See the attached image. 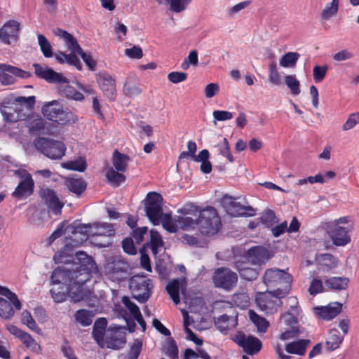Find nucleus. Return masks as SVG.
<instances>
[{"label":"nucleus","instance_id":"obj_23","mask_svg":"<svg viewBox=\"0 0 359 359\" xmlns=\"http://www.w3.org/2000/svg\"><path fill=\"white\" fill-rule=\"evenodd\" d=\"M311 344L310 339H302L287 343L285 345V351L289 354L297 355L300 357L306 354L307 348Z\"/></svg>","mask_w":359,"mask_h":359},{"label":"nucleus","instance_id":"obj_63","mask_svg":"<svg viewBox=\"0 0 359 359\" xmlns=\"http://www.w3.org/2000/svg\"><path fill=\"white\" fill-rule=\"evenodd\" d=\"M105 331L106 330H101V329L97 328L95 327H93V332H92L93 337L97 341L98 345L102 348L105 347V337H104Z\"/></svg>","mask_w":359,"mask_h":359},{"label":"nucleus","instance_id":"obj_5","mask_svg":"<svg viewBox=\"0 0 359 359\" xmlns=\"http://www.w3.org/2000/svg\"><path fill=\"white\" fill-rule=\"evenodd\" d=\"M36 149L53 160L61 159L65 154V144L58 140L48 137H39L35 140Z\"/></svg>","mask_w":359,"mask_h":359},{"label":"nucleus","instance_id":"obj_20","mask_svg":"<svg viewBox=\"0 0 359 359\" xmlns=\"http://www.w3.org/2000/svg\"><path fill=\"white\" fill-rule=\"evenodd\" d=\"M108 278L112 281L120 282L128 278V265L126 263L118 261L114 262L109 267Z\"/></svg>","mask_w":359,"mask_h":359},{"label":"nucleus","instance_id":"obj_60","mask_svg":"<svg viewBox=\"0 0 359 359\" xmlns=\"http://www.w3.org/2000/svg\"><path fill=\"white\" fill-rule=\"evenodd\" d=\"M299 333V327H288L280 334L279 339L283 341L289 340L297 337Z\"/></svg>","mask_w":359,"mask_h":359},{"label":"nucleus","instance_id":"obj_64","mask_svg":"<svg viewBox=\"0 0 359 359\" xmlns=\"http://www.w3.org/2000/svg\"><path fill=\"white\" fill-rule=\"evenodd\" d=\"M281 323L288 327H299L297 318L290 312L285 313L280 316Z\"/></svg>","mask_w":359,"mask_h":359},{"label":"nucleus","instance_id":"obj_43","mask_svg":"<svg viewBox=\"0 0 359 359\" xmlns=\"http://www.w3.org/2000/svg\"><path fill=\"white\" fill-rule=\"evenodd\" d=\"M163 351L170 359H178V348L172 338H170L163 344Z\"/></svg>","mask_w":359,"mask_h":359},{"label":"nucleus","instance_id":"obj_3","mask_svg":"<svg viewBox=\"0 0 359 359\" xmlns=\"http://www.w3.org/2000/svg\"><path fill=\"white\" fill-rule=\"evenodd\" d=\"M41 112L45 118L59 125H71L78 120L76 114L67 109H64L56 100L44 104Z\"/></svg>","mask_w":359,"mask_h":359},{"label":"nucleus","instance_id":"obj_40","mask_svg":"<svg viewBox=\"0 0 359 359\" xmlns=\"http://www.w3.org/2000/svg\"><path fill=\"white\" fill-rule=\"evenodd\" d=\"M94 313L86 309H79L74 315L76 320L83 326H88L93 322Z\"/></svg>","mask_w":359,"mask_h":359},{"label":"nucleus","instance_id":"obj_37","mask_svg":"<svg viewBox=\"0 0 359 359\" xmlns=\"http://www.w3.org/2000/svg\"><path fill=\"white\" fill-rule=\"evenodd\" d=\"M67 189L72 193L80 196L86 189V183L82 179L70 178L66 182Z\"/></svg>","mask_w":359,"mask_h":359},{"label":"nucleus","instance_id":"obj_30","mask_svg":"<svg viewBox=\"0 0 359 359\" xmlns=\"http://www.w3.org/2000/svg\"><path fill=\"white\" fill-rule=\"evenodd\" d=\"M90 233L92 236H112L115 234V229L114 225L111 224L97 222L92 224V229L90 230Z\"/></svg>","mask_w":359,"mask_h":359},{"label":"nucleus","instance_id":"obj_9","mask_svg":"<svg viewBox=\"0 0 359 359\" xmlns=\"http://www.w3.org/2000/svg\"><path fill=\"white\" fill-rule=\"evenodd\" d=\"M163 198L156 192H149L145 198L144 210L146 216L154 225L160 223L163 212Z\"/></svg>","mask_w":359,"mask_h":359},{"label":"nucleus","instance_id":"obj_39","mask_svg":"<svg viewBox=\"0 0 359 359\" xmlns=\"http://www.w3.org/2000/svg\"><path fill=\"white\" fill-rule=\"evenodd\" d=\"M165 289L175 304L177 305L180 302L179 280H172L167 284Z\"/></svg>","mask_w":359,"mask_h":359},{"label":"nucleus","instance_id":"obj_12","mask_svg":"<svg viewBox=\"0 0 359 359\" xmlns=\"http://www.w3.org/2000/svg\"><path fill=\"white\" fill-rule=\"evenodd\" d=\"M213 280L217 287L229 291L236 287L238 276L228 268H219L215 272Z\"/></svg>","mask_w":359,"mask_h":359},{"label":"nucleus","instance_id":"obj_13","mask_svg":"<svg viewBox=\"0 0 359 359\" xmlns=\"http://www.w3.org/2000/svg\"><path fill=\"white\" fill-rule=\"evenodd\" d=\"M21 180L12 193V196L18 200L27 198L34 193V182L30 173L26 170L20 175Z\"/></svg>","mask_w":359,"mask_h":359},{"label":"nucleus","instance_id":"obj_8","mask_svg":"<svg viewBox=\"0 0 359 359\" xmlns=\"http://www.w3.org/2000/svg\"><path fill=\"white\" fill-rule=\"evenodd\" d=\"M278 294L273 290L259 292L256 295L255 302L258 307L266 314H273L281 307V299L285 297Z\"/></svg>","mask_w":359,"mask_h":359},{"label":"nucleus","instance_id":"obj_1","mask_svg":"<svg viewBox=\"0 0 359 359\" xmlns=\"http://www.w3.org/2000/svg\"><path fill=\"white\" fill-rule=\"evenodd\" d=\"M292 280L290 273L277 268L266 269L262 276L263 283L282 297H286L290 293Z\"/></svg>","mask_w":359,"mask_h":359},{"label":"nucleus","instance_id":"obj_34","mask_svg":"<svg viewBox=\"0 0 359 359\" xmlns=\"http://www.w3.org/2000/svg\"><path fill=\"white\" fill-rule=\"evenodd\" d=\"M46 121L39 115L28 116L27 127L30 133H38L45 128Z\"/></svg>","mask_w":359,"mask_h":359},{"label":"nucleus","instance_id":"obj_7","mask_svg":"<svg viewBox=\"0 0 359 359\" xmlns=\"http://www.w3.org/2000/svg\"><path fill=\"white\" fill-rule=\"evenodd\" d=\"M0 294L4 296L8 300L0 297V317L5 320L11 319L15 310H20L22 304L17 294L8 287L0 285Z\"/></svg>","mask_w":359,"mask_h":359},{"label":"nucleus","instance_id":"obj_2","mask_svg":"<svg viewBox=\"0 0 359 359\" xmlns=\"http://www.w3.org/2000/svg\"><path fill=\"white\" fill-rule=\"evenodd\" d=\"M197 222L199 232L205 236L215 235L222 228L220 217L217 210L212 206L200 210Z\"/></svg>","mask_w":359,"mask_h":359},{"label":"nucleus","instance_id":"obj_29","mask_svg":"<svg viewBox=\"0 0 359 359\" xmlns=\"http://www.w3.org/2000/svg\"><path fill=\"white\" fill-rule=\"evenodd\" d=\"M343 339L344 336L341 335L338 330H330L326 339V343L324 348L325 351L330 352L337 349L342 343Z\"/></svg>","mask_w":359,"mask_h":359},{"label":"nucleus","instance_id":"obj_56","mask_svg":"<svg viewBox=\"0 0 359 359\" xmlns=\"http://www.w3.org/2000/svg\"><path fill=\"white\" fill-rule=\"evenodd\" d=\"M262 221L267 226H271L278 223V220L274 211L267 210L262 216Z\"/></svg>","mask_w":359,"mask_h":359},{"label":"nucleus","instance_id":"obj_59","mask_svg":"<svg viewBox=\"0 0 359 359\" xmlns=\"http://www.w3.org/2000/svg\"><path fill=\"white\" fill-rule=\"evenodd\" d=\"M7 330L16 338L20 339L23 342L26 338L29 336V333L22 330L14 325L9 324L6 326Z\"/></svg>","mask_w":359,"mask_h":359},{"label":"nucleus","instance_id":"obj_21","mask_svg":"<svg viewBox=\"0 0 359 359\" xmlns=\"http://www.w3.org/2000/svg\"><path fill=\"white\" fill-rule=\"evenodd\" d=\"M69 285V297L72 302H79L90 297V291L86 285L74 282H72Z\"/></svg>","mask_w":359,"mask_h":359},{"label":"nucleus","instance_id":"obj_57","mask_svg":"<svg viewBox=\"0 0 359 359\" xmlns=\"http://www.w3.org/2000/svg\"><path fill=\"white\" fill-rule=\"evenodd\" d=\"M148 228L147 226L136 227L133 229L131 236L133 240H135L137 245H140L144 239V236L147 233Z\"/></svg>","mask_w":359,"mask_h":359},{"label":"nucleus","instance_id":"obj_51","mask_svg":"<svg viewBox=\"0 0 359 359\" xmlns=\"http://www.w3.org/2000/svg\"><path fill=\"white\" fill-rule=\"evenodd\" d=\"M192 0H170L169 10L174 13H181L185 11Z\"/></svg>","mask_w":359,"mask_h":359},{"label":"nucleus","instance_id":"obj_45","mask_svg":"<svg viewBox=\"0 0 359 359\" xmlns=\"http://www.w3.org/2000/svg\"><path fill=\"white\" fill-rule=\"evenodd\" d=\"M37 38L41 51L43 56L47 58L52 57L53 53L50 43L43 34H38Z\"/></svg>","mask_w":359,"mask_h":359},{"label":"nucleus","instance_id":"obj_14","mask_svg":"<svg viewBox=\"0 0 359 359\" xmlns=\"http://www.w3.org/2000/svg\"><path fill=\"white\" fill-rule=\"evenodd\" d=\"M97 83L104 95L109 102L116 98V79L107 72L100 74L97 79Z\"/></svg>","mask_w":359,"mask_h":359},{"label":"nucleus","instance_id":"obj_22","mask_svg":"<svg viewBox=\"0 0 359 359\" xmlns=\"http://www.w3.org/2000/svg\"><path fill=\"white\" fill-rule=\"evenodd\" d=\"M51 280L54 285H69L72 282V270L58 266L52 273Z\"/></svg>","mask_w":359,"mask_h":359},{"label":"nucleus","instance_id":"obj_33","mask_svg":"<svg viewBox=\"0 0 359 359\" xmlns=\"http://www.w3.org/2000/svg\"><path fill=\"white\" fill-rule=\"evenodd\" d=\"M107 182L113 187H118L126 181V176L113 167L109 168L105 173Z\"/></svg>","mask_w":359,"mask_h":359},{"label":"nucleus","instance_id":"obj_18","mask_svg":"<svg viewBox=\"0 0 359 359\" xmlns=\"http://www.w3.org/2000/svg\"><path fill=\"white\" fill-rule=\"evenodd\" d=\"M350 228L335 225L330 231V237L336 246H344L351 242Z\"/></svg>","mask_w":359,"mask_h":359},{"label":"nucleus","instance_id":"obj_32","mask_svg":"<svg viewBox=\"0 0 359 359\" xmlns=\"http://www.w3.org/2000/svg\"><path fill=\"white\" fill-rule=\"evenodd\" d=\"M54 34L62 39L65 42L66 46L69 50L73 52L74 50H81V46L78 43L77 40L71 34L60 28H57L54 30Z\"/></svg>","mask_w":359,"mask_h":359},{"label":"nucleus","instance_id":"obj_24","mask_svg":"<svg viewBox=\"0 0 359 359\" xmlns=\"http://www.w3.org/2000/svg\"><path fill=\"white\" fill-rule=\"evenodd\" d=\"M238 344L243 348L244 351L250 355L257 353L262 348L261 341L258 338L252 336H248L247 337L243 336Z\"/></svg>","mask_w":359,"mask_h":359},{"label":"nucleus","instance_id":"obj_28","mask_svg":"<svg viewBox=\"0 0 359 359\" xmlns=\"http://www.w3.org/2000/svg\"><path fill=\"white\" fill-rule=\"evenodd\" d=\"M76 53L72 52V53L65 54L62 51H59L55 53V57L59 64H67L74 66L76 69L80 71L82 69V64L79 57L76 55Z\"/></svg>","mask_w":359,"mask_h":359},{"label":"nucleus","instance_id":"obj_49","mask_svg":"<svg viewBox=\"0 0 359 359\" xmlns=\"http://www.w3.org/2000/svg\"><path fill=\"white\" fill-rule=\"evenodd\" d=\"M63 167L71 170L83 172L86 168V163L85 160L79 158L65 163Z\"/></svg>","mask_w":359,"mask_h":359},{"label":"nucleus","instance_id":"obj_36","mask_svg":"<svg viewBox=\"0 0 359 359\" xmlns=\"http://www.w3.org/2000/svg\"><path fill=\"white\" fill-rule=\"evenodd\" d=\"M50 293L54 302L61 303L66 299L67 294L69 295V286L65 285H55V286L50 289Z\"/></svg>","mask_w":359,"mask_h":359},{"label":"nucleus","instance_id":"obj_50","mask_svg":"<svg viewBox=\"0 0 359 359\" xmlns=\"http://www.w3.org/2000/svg\"><path fill=\"white\" fill-rule=\"evenodd\" d=\"M2 66H4V68L2 69L3 71L9 72L13 74L14 77L16 76L22 79H27L31 76V74L29 72L24 71L20 68L8 65H2Z\"/></svg>","mask_w":359,"mask_h":359},{"label":"nucleus","instance_id":"obj_10","mask_svg":"<svg viewBox=\"0 0 359 359\" xmlns=\"http://www.w3.org/2000/svg\"><path fill=\"white\" fill-rule=\"evenodd\" d=\"M39 196L49 212L55 215H61L65 204L59 198L55 190L48 187L41 188L39 191Z\"/></svg>","mask_w":359,"mask_h":359},{"label":"nucleus","instance_id":"obj_53","mask_svg":"<svg viewBox=\"0 0 359 359\" xmlns=\"http://www.w3.org/2000/svg\"><path fill=\"white\" fill-rule=\"evenodd\" d=\"M276 62L273 61L269 65V79L274 85L280 84V77L276 68Z\"/></svg>","mask_w":359,"mask_h":359},{"label":"nucleus","instance_id":"obj_15","mask_svg":"<svg viewBox=\"0 0 359 359\" xmlns=\"http://www.w3.org/2000/svg\"><path fill=\"white\" fill-rule=\"evenodd\" d=\"M35 74L40 79H44L50 83H67L68 79L62 74L56 72L51 68L43 67L38 63H34Z\"/></svg>","mask_w":359,"mask_h":359},{"label":"nucleus","instance_id":"obj_44","mask_svg":"<svg viewBox=\"0 0 359 359\" xmlns=\"http://www.w3.org/2000/svg\"><path fill=\"white\" fill-rule=\"evenodd\" d=\"M177 226L183 230L189 231L198 227L197 218L196 219L189 217H178L176 220Z\"/></svg>","mask_w":359,"mask_h":359},{"label":"nucleus","instance_id":"obj_41","mask_svg":"<svg viewBox=\"0 0 359 359\" xmlns=\"http://www.w3.org/2000/svg\"><path fill=\"white\" fill-rule=\"evenodd\" d=\"M163 242L161 236L158 231L154 230L150 231V241L147 243V245L150 248L152 253L156 255L158 252V248L162 247Z\"/></svg>","mask_w":359,"mask_h":359},{"label":"nucleus","instance_id":"obj_6","mask_svg":"<svg viewBox=\"0 0 359 359\" xmlns=\"http://www.w3.org/2000/svg\"><path fill=\"white\" fill-rule=\"evenodd\" d=\"M129 287L133 297L140 303H145L151 294L152 281L144 275L137 274L130 279Z\"/></svg>","mask_w":359,"mask_h":359},{"label":"nucleus","instance_id":"obj_48","mask_svg":"<svg viewBox=\"0 0 359 359\" xmlns=\"http://www.w3.org/2000/svg\"><path fill=\"white\" fill-rule=\"evenodd\" d=\"M299 57V55L297 53H287L280 58V65L283 67H294L297 63Z\"/></svg>","mask_w":359,"mask_h":359},{"label":"nucleus","instance_id":"obj_61","mask_svg":"<svg viewBox=\"0 0 359 359\" xmlns=\"http://www.w3.org/2000/svg\"><path fill=\"white\" fill-rule=\"evenodd\" d=\"M327 69H328V67L327 65H323V66L316 65L313 67V75L314 81L316 83L320 82L324 79V78L326 75Z\"/></svg>","mask_w":359,"mask_h":359},{"label":"nucleus","instance_id":"obj_58","mask_svg":"<svg viewBox=\"0 0 359 359\" xmlns=\"http://www.w3.org/2000/svg\"><path fill=\"white\" fill-rule=\"evenodd\" d=\"M22 321L32 330L36 331L37 329H39V327L34 320L32 316L27 310H25L22 312Z\"/></svg>","mask_w":359,"mask_h":359},{"label":"nucleus","instance_id":"obj_46","mask_svg":"<svg viewBox=\"0 0 359 359\" xmlns=\"http://www.w3.org/2000/svg\"><path fill=\"white\" fill-rule=\"evenodd\" d=\"M62 94L67 98L72 99L76 101H82L84 100V95L78 91L74 87L69 85H66L61 89Z\"/></svg>","mask_w":359,"mask_h":359},{"label":"nucleus","instance_id":"obj_55","mask_svg":"<svg viewBox=\"0 0 359 359\" xmlns=\"http://www.w3.org/2000/svg\"><path fill=\"white\" fill-rule=\"evenodd\" d=\"M321 262L327 269H332L337 266L338 259L332 254L325 253L321 255Z\"/></svg>","mask_w":359,"mask_h":359},{"label":"nucleus","instance_id":"obj_25","mask_svg":"<svg viewBox=\"0 0 359 359\" xmlns=\"http://www.w3.org/2000/svg\"><path fill=\"white\" fill-rule=\"evenodd\" d=\"M235 269L239 273L241 278L248 281L257 279L259 273L258 269L250 267L248 263L243 262H236Z\"/></svg>","mask_w":359,"mask_h":359},{"label":"nucleus","instance_id":"obj_35","mask_svg":"<svg viewBox=\"0 0 359 359\" xmlns=\"http://www.w3.org/2000/svg\"><path fill=\"white\" fill-rule=\"evenodd\" d=\"M349 279L344 277H331L325 282V286L334 290H346L348 287Z\"/></svg>","mask_w":359,"mask_h":359},{"label":"nucleus","instance_id":"obj_17","mask_svg":"<svg viewBox=\"0 0 359 359\" xmlns=\"http://www.w3.org/2000/svg\"><path fill=\"white\" fill-rule=\"evenodd\" d=\"M245 258L253 264L261 265L269 259V250L262 246H254L246 252Z\"/></svg>","mask_w":359,"mask_h":359},{"label":"nucleus","instance_id":"obj_11","mask_svg":"<svg viewBox=\"0 0 359 359\" xmlns=\"http://www.w3.org/2000/svg\"><path fill=\"white\" fill-rule=\"evenodd\" d=\"M221 203L227 213L233 217L253 216L255 215V210L253 208L242 205L231 196H224Z\"/></svg>","mask_w":359,"mask_h":359},{"label":"nucleus","instance_id":"obj_54","mask_svg":"<svg viewBox=\"0 0 359 359\" xmlns=\"http://www.w3.org/2000/svg\"><path fill=\"white\" fill-rule=\"evenodd\" d=\"M359 123V112L350 114L346 121L342 125V130L344 131L349 130L353 128L357 124Z\"/></svg>","mask_w":359,"mask_h":359},{"label":"nucleus","instance_id":"obj_27","mask_svg":"<svg viewBox=\"0 0 359 359\" xmlns=\"http://www.w3.org/2000/svg\"><path fill=\"white\" fill-rule=\"evenodd\" d=\"M217 328L222 332H225L236 327L237 316L223 314L215 320Z\"/></svg>","mask_w":359,"mask_h":359},{"label":"nucleus","instance_id":"obj_52","mask_svg":"<svg viewBox=\"0 0 359 359\" xmlns=\"http://www.w3.org/2000/svg\"><path fill=\"white\" fill-rule=\"evenodd\" d=\"M285 81L287 87L290 89L292 95H297L300 93L299 81L294 75L286 76L285 77Z\"/></svg>","mask_w":359,"mask_h":359},{"label":"nucleus","instance_id":"obj_26","mask_svg":"<svg viewBox=\"0 0 359 359\" xmlns=\"http://www.w3.org/2000/svg\"><path fill=\"white\" fill-rule=\"evenodd\" d=\"M342 305L334 302L326 306L316 307V313L323 319L331 320L336 317L341 311Z\"/></svg>","mask_w":359,"mask_h":359},{"label":"nucleus","instance_id":"obj_47","mask_svg":"<svg viewBox=\"0 0 359 359\" xmlns=\"http://www.w3.org/2000/svg\"><path fill=\"white\" fill-rule=\"evenodd\" d=\"M339 0H332L330 3L327 4L322 11L321 18L327 20L336 15L339 10Z\"/></svg>","mask_w":359,"mask_h":359},{"label":"nucleus","instance_id":"obj_42","mask_svg":"<svg viewBox=\"0 0 359 359\" xmlns=\"http://www.w3.org/2000/svg\"><path fill=\"white\" fill-rule=\"evenodd\" d=\"M123 93L127 97H135L142 93V89L136 83L128 79L124 83Z\"/></svg>","mask_w":359,"mask_h":359},{"label":"nucleus","instance_id":"obj_19","mask_svg":"<svg viewBox=\"0 0 359 359\" xmlns=\"http://www.w3.org/2000/svg\"><path fill=\"white\" fill-rule=\"evenodd\" d=\"M105 337V346L108 348L119 349L125 345L126 337L119 327H110Z\"/></svg>","mask_w":359,"mask_h":359},{"label":"nucleus","instance_id":"obj_62","mask_svg":"<svg viewBox=\"0 0 359 359\" xmlns=\"http://www.w3.org/2000/svg\"><path fill=\"white\" fill-rule=\"evenodd\" d=\"M92 229V224H81L78 226L74 232V235L76 236L78 233L82 235L81 240L86 241L90 236L92 235L90 233V230Z\"/></svg>","mask_w":359,"mask_h":359},{"label":"nucleus","instance_id":"obj_4","mask_svg":"<svg viewBox=\"0 0 359 359\" xmlns=\"http://www.w3.org/2000/svg\"><path fill=\"white\" fill-rule=\"evenodd\" d=\"M79 266L72 270V282L85 285L91 278L92 271L96 268V264L92 257L86 252L79 251L76 253Z\"/></svg>","mask_w":359,"mask_h":359},{"label":"nucleus","instance_id":"obj_16","mask_svg":"<svg viewBox=\"0 0 359 359\" xmlns=\"http://www.w3.org/2000/svg\"><path fill=\"white\" fill-rule=\"evenodd\" d=\"M20 24L15 20H8L0 28V40L6 44H11V41H17Z\"/></svg>","mask_w":359,"mask_h":359},{"label":"nucleus","instance_id":"obj_38","mask_svg":"<svg viewBox=\"0 0 359 359\" xmlns=\"http://www.w3.org/2000/svg\"><path fill=\"white\" fill-rule=\"evenodd\" d=\"M248 313L250 320L257 327V330L259 332H266L269 327V322L265 318L259 316L252 310H250Z\"/></svg>","mask_w":359,"mask_h":359},{"label":"nucleus","instance_id":"obj_31","mask_svg":"<svg viewBox=\"0 0 359 359\" xmlns=\"http://www.w3.org/2000/svg\"><path fill=\"white\" fill-rule=\"evenodd\" d=\"M130 158L129 156L115 150L113 153L111 161L114 168L117 171L124 172L126 171Z\"/></svg>","mask_w":359,"mask_h":359}]
</instances>
